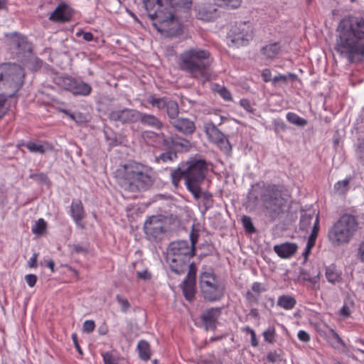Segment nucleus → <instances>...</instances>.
I'll use <instances>...</instances> for the list:
<instances>
[{"mask_svg": "<svg viewBox=\"0 0 364 364\" xmlns=\"http://www.w3.org/2000/svg\"><path fill=\"white\" fill-rule=\"evenodd\" d=\"M340 32L335 50L350 63L364 61V18L349 16L338 27Z\"/></svg>", "mask_w": 364, "mask_h": 364, "instance_id": "obj_1", "label": "nucleus"}, {"mask_svg": "<svg viewBox=\"0 0 364 364\" xmlns=\"http://www.w3.org/2000/svg\"><path fill=\"white\" fill-rule=\"evenodd\" d=\"M289 196L283 186L257 183L252 186L247 195V203L256 207L261 202L266 217L272 221L283 214L287 208Z\"/></svg>", "mask_w": 364, "mask_h": 364, "instance_id": "obj_2", "label": "nucleus"}, {"mask_svg": "<svg viewBox=\"0 0 364 364\" xmlns=\"http://www.w3.org/2000/svg\"><path fill=\"white\" fill-rule=\"evenodd\" d=\"M117 185L124 191L138 193L149 189L154 183L153 169L137 162L120 166L115 171Z\"/></svg>", "mask_w": 364, "mask_h": 364, "instance_id": "obj_3", "label": "nucleus"}, {"mask_svg": "<svg viewBox=\"0 0 364 364\" xmlns=\"http://www.w3.org/2000/svg\"><path fill=\"white\" fill-rule=\"evenodd\" d=\"M212 63L213 58L209 50L197 46L185 50L178 59V66L181 70L193 78L203 81L208 80Z\"/></svg>", "mask_w": 364, "mask_h": 364, "instance_id": "obj_4", "label": "nucleus"}, {"mask_svg": "<svg viewBox=\"0 0 364 364\" xmlns=\"http://www.w3.org/2000/svg\"><path fill=\"white\" fill-rule=\"evenodd\" d=\"M196 240L191 237V242L188 240H177L169 244L167 261L170 269L177 274H183L191 258L195 255V244Z\"/></svg>", "mask_w": 364, "mask_h": 364, "instance_id": "obj_5", "label": "nucleus"}, {"mask_svg": "<svg viewBox=\"0 0 364 364\" xmlns=\"http://www.w3.org/2000/svg\"><path fill=\"white\" fill-rule=\"evenodd\" d=\"M359 229L360 224L357 217L345 213L328 230V239L334 247L348 244Z\"/></svg>", "mask_w": 364, "mask_h": 364, "instance_id": "obj_6", "label": "nucleus"}, {"mask_svg": "<svg viewBox=\"0 0 364 364\" xmlns=\"http://www.w3.org/2000/svg\"><path fill=\"white\" fill-rule=\"evenodd\" d=\"M186 185L196 200L200 198V186L208 172V164L203 159L193 158L186 162Z\"/></svg>", "mask_w": 364, "mask_h": 364, "instance_id": "obj_7", "label": "nucleus"}, {"mask_svg": "<svg viewBox=\"0 0 364 364\" xmlns=\"http://www.w3.org/2000/svg\"><path fill=\"white\" fill-rule=\"evenodd\" d=\"M199 289L203 299L208 302L221 300L225 292L224 284L213 272H203L200 274Z\"/></svg>", "mask_w": 364, "mask_h": 364, "instance_id": "obj_8", "label": "nucleus"}, {"mask_svg": "<svg viewBox=\"0 0 364 364\" xmlns=\"http://www.w3.org/2000/svg\"><path fill=\"white\" fill-rule=\"evenodd\" d=\"M24 72L23 68L16 63L3 64L0 66V82L12 87L13 92L8 97H13L23 83Z\"/></svg>", "mask_w": 364, "mask_h": 364, "instance_id": "obj_9", "label": "nucleus"}, {"mask_svg": "<svg viewBox=\"0 0 364 364\" xmlns=\"http://www.w3.org/2000/svg\"><path fill=\"white\" fill-rule=\"evenodd\" d=\"M152 25L159 33L166 37H175L182 33L181 23L171 9L164 14V18L152 23Z\"/></svg>", "mask_w": 364, "mask_h": 364, "instance_id": "obj_10", "label": "nucleus"}, {"mask_svg": "<svg viewBox=\"0 0 364 364\" xmlns=\"http://www.w3.org/2000/svg\"><path fill=\"white\" fill-rule=\"evenodd\" d=\"M203 130L208 141L216 144L222 151L229 153L232 150L226 136L211 121L203 123Z\"/></svg>", "mask_w": 364, "mask_h": 364, "instance_id": "obj_11", "label": "nucleus"}, {"mask_svg": "<svg viewBox=\"0 0 364 364\" xmlns=\"http://www.w3.org/2000/svg\"><path fill=\"white\" fill-rule=\"evenodd\" d=\"M229 38L237 46H244L252 38V26L250 21L237 22L231 28Z\"/></svg>", "mask_w": 364, "mask_h": 364, "instance_id": "obj_12", "label": "nucleus"}, {"mask_svg": "<svg viewBox=\"0 0 364 364\" xmlns=\"http://www.w3.org/2000/svg\"><path fill=\"white\" fill-rule=\"evenodd\" d=\"M144 230L149 240H161L166 232V221L158 216L153 215L144 223Z\"/></svg>", "mask_w": 364, "mask_h": 364, "instance_id": "obj_13", "label": "nucleus"}, {"mask_svg": "<svg viewBox=\"0 0 364 364\" xmlns=\"http://www.w3.org/2000/svg\"><path fill=\"white\" fill-rule=\"evenodd\" d=\"M144 6L152 23L164 18V14L170 9L167 1L164 4L161 0H144Z\"/></svg>", "mask_w": 364, "mask_h": 364, "instance_id": "obj_14", "label": "nucleus"}, {"mask_svg": "<svg viewBox=\"0 0 364 364\" xmlns=\"http://www.w3.org/2000/svg\"><path fill=\"white\" fill-rule=\"evenodd\" d=\"M139 116V111L124 108L122 109L112 110L109 114V119L112 121L127 124L138 122Z\"/></svg>", "mask_w": 364, "mask_h": 364, "instance_id": "obj_15", "label": "nucleus"}, {"mask_svg": "<svg viewBox=\"0 0 364 364\" xmlns=\"http://www.w3.org/2000/svg\"><path fill=\"white\" fill-rule=\"evenodd\" d=\"M164 146L167 149H172L174 151H188L191 147V143L189 140L179 136L173 135L164 139Z\"/></svg>", "mask_w": 364, "mask_h": 364, "instance_id": "obj_16", "label": "nucleus"}, {"mask_svg": "<svg viewBox=\"0 0 364 364\" xmlns=\"http://www.w3.org/2000/svg\"><path fill=\"white\" fill-rule=\"evenodd\" d=\"M221 314V308H210L203 312L201 321L206 331H214L216 328L218 319Z\"/></svg>", "mask_w": 364, "mask_h": 364, "instance_id": "obj_17", "label": "nucleus"}, {"mask_svg": "<svg viewBox=\"0 0 364 364\" xmlns=\"http://www.w3.org/2000/svg\"><path fill=\"white\" fill-rule=\"evenodd\" d=\"M11 46L14 50H16V55L19 57L30 54L32 51L31 44L25 36L18 33L14 34Z\"/></svg>", "mask_w": 364, "mask_h": 364, "instance_id": "obj_18", "label": "nucleus"}, {"mask_svg": "<svg viewBox=\"0 0 364 364\" xmlns=\"http://www.w3.org/2000/svg\"><path fill=\"white\" fill-rule=\"evenodd\" d=\"M170 124L175 130L181 132L185 135H191L193 134L196 129L194 122L184 117H178L173 121H171Z\"/></svg>", "mask_w": 364, "mask_h": 364, "instance_id": "obj_19", "label": "nucleus"}, {"mask_svg": "<svg viewBox=\"0 0 364 364\" xmlns=\"http://www.w3.org/2000/svg\"><path fill=\"white\" fill-rule=\"evenodd\" d=\"M196 11L198 18L210 21L216 17L217 9L211 4H201L196 6Z\"/></svg>", "mask_w": 364, "mask_h": 364, "instance_id": "obj_20", "label": "nucleus"}, {"mask_svg": "<svg viewBox=\"0 0 364 364\" xmlns=\"http://www.w3.org/2000/svg\"><path fill=\"white\" fill-rule=\"evenodd\" d=\"M71 17L72 12L70 9L67 5L62 4L53 11L49 19L53 21L67 22L70 21Z\"/></svg>", "mask_w": 364, "mask_h": 364, "instance_id": "obj_21", "label": "nucleus"}, {"mask_svg": "<svg viewBox=\"0 0 364 364\" xmlns=\"http://www.w3.org/2000/svg\"><path fill=\"white\" fill-rule=\"evenodd\" d=\"M266 291L267 288L264 284L254 282L251 287V290L247 291L245 294L246 299L250 304H257L261 294Z\"/></svg>", "mask_w": 364, "mask_h": 364, "instance_id": "obj_22", "label": "nucleus"}, {"mask_svg": "<svg viewBox=\"0 0 364 364\" xmlns=\"http://www.w3.org/2000/svg\"><path fill=\"white\" fill-rule=\"evenodd\" d=\"M297 245L293 242H285L274 245V250L282 258H289L293 256L297 250Z\"/></svg>", "mask_w": 364, "mask_h": 364, "instance_id": "obj_23", "label": "nucleus"}, {"mask_svg": "<svg viewBox=\"0 0 364 364\" xmlns=\"http://www.w3.org/2000/svg\"><path fill=\"white\" fill-rule=\"evenodd\" d=\"M316 218L319 220L318 213H316L314 210L303 211L301 213L300 221H299V229L302 231L307 232L313 223V225L316 223Z\"/></svg>", "mask_w": 364, "mask_h": 364, "instance_id": "obj_24", "label": "nucleus"}, {"mask_svg": "<svg viewBox=\"0 0 364 364\" xmlns=\"http://www.w3.org/2000/svg\"><path fill=\"white\" fill-rule=\"evenodd\" d=\"M140 116L138 121H140L143 125L151 127L156 129H162L163 122L155 115L151 114H146L139 112Z\"/></svg>", "mask_w": 364, "mask_h": 364, "instance_id": "obj_25", "label": "nucleus"}, {"mask_svg": "<svg viewBox=\"0 0 364 364\" xmlns=\"http://www.w3.org/2000/svg\"><path fill=\"white\" fill-rule=\"evenodd\" d=\"M70 213L75 223L80 225L81 221L85 216L84 208L80 200L73 201L70 206Z\"/></svg>", "mask_w": 364, "mask_h": 364, "instance_id": "obj_26", "label": "nucleus"}, {"mask_svg": "<svg viewBox=\"0 0 364 364\" xmlns=\"http://www.w3.org/2000/svg\"><path fill=\"white\" fill-rule=\"evenodd\" d=\"M320 271L318 268L312 267L311 269H301L299 272V279L303 281H308L312 284H316L319 279Z\"/></svg>", "mask_w": 364, "mask_h": 364, "instance_id": "obj_27", "label": "nucleus"}, {"mask_svg": "<svg viewBox=\"0 0 364 364\" xmlns=\"http://www.w3.org/2000/svg\"><path fill=\"white\" fill-rule=\"evenodd\" d=\"M183 293L185 298L191 301L196 294V281L186 279L182 284Z\"/></svg>", "mask_w": 364, "mask_h": 364, "instance_id": "obj_28", "label": "nucleus"}, {"mask_svg": "<svg viewBox=\"0 0 364 364\" xmlns=\"http://www.w3.org/2000/svg\"><path fill=\"white\" fill-rule=\"evenodd\" d=\"M91 90L92 87L89 84L75 79L72 93L75 95L87 96Z\"/></svg>", "mask_w": 364, "mask_h": 364, "instance_id": "obj_29", "label": "nucleus"}, {"mask_svg": "<svg viewBox=\"0 0 364 364\" xmlns=\"http://www.w3.org/2000/svg\"><path fill=\"white\" fill-rule=\"evenodd\" d=\"M296 304V301L292 296L290 295H282L279 296L277 304V306L286 309H292Z\"/></svg>", "mask_w": 364, "mask_h": 364, "instance_id": "obj_30", "label": "nucleus"}, {"mask_svg": "<svg viewBox=\"0 0 364 364\" xmlns=\"http://www.w3.org/2000/svg\"><path fill=\"white\" fill-rule=\"evenodd\" d=\"M137 350L139 352V358L147 361L151 358V350L149 343L145 340H141L139 341L137 345Z\"/></svg>", "mask_w": 364, "mask_h": 364, "instance_id": "obj_31", "label": "nucleus"}, {"mask_svg": "<svg viewBox=\"0 0 364 364\" xmlns=\"http://www.w3.org/2000/svg\"><path fill=\"white\" fill-rule=\"evenodd\" d=\"M280 46L278 43L266 45L262 48V53L267 58L272 59L279 53Z\"/></svg>", "mask_w": 364, "mask_h": 364, "instance_id": "obj_32", "label": "nucleus"}, {"mask_svg": "<svg viewBox=\"0 0 364 364\" xmlns=\"http://www.w3.org/2000/svg\"><path fill=\"white\" fill-rule=\"evenodd\" d=\"M166 113L169 119V123L171 121H173L178 118L179 113V107L178 103L174 100H168L166 106Z\"/></svg>", "mask_w": 364, "mask_h": 364, "instance_id": "obj_33", "label": "nucleus"}, {"mask_svg": "<svg viewBox=\"0 0 364 364\" xmlns=\"http://www.w3.org/2000/svg\"><path fill=\"white\" fill-rule=\"evenodd\" d=\"M167 5L173 11L181 9H189L192 5V0H168Z\"/></svg>", "mask_w": 364, "mask_h": 364, "instance_id": "obj_34", "label": "nucleus"}, {"mask_svg": "<svg viewBox=\"0 0 364 364\" xmlns=\"http://www.w3.org/2000/svg\"><path fill=\"white\" fill-rule=\"evenodd\" d=\"M326 277L328 282L334 284L340 282L342 279L340 273L336 269V267L331 265L326 269Z\"/></svg>", "mask_w": 364, "mask_h": 364, "instance_id": "obj_35", "label": "nucleus"}, {"mask_svg": "<svg viewBox=\"0 0 364 364\" xmlns=\"http://www.w3.org/2000/svg\"><path fill=\"white\" fill-rule=\"evenodd\" d=\"M26 146L31 152L40 153L41 154H44L47 150L52 149L47 143L42 144L33 141H28Z\"/></svg>", "mask_w": 364, "mask_h": 364, "instance_id": "obj_36", "label": "nucleus"}, {"mask_svg": "<svg viewBox=\"0 0 364 364\" xmlns=\"http://www.w3.org/2000/svg\"><path fill=\"white\" fill-rule=\"evenodd\" d=\"M319 228V220L316 218V223L313 225L311 235H309L307 240L306 247H308V249H312V247L315 245Z\"/></svg>", "mask_w": 364, "mask_h": 364, "instance_id": "obj_37", "label": "nucleus"}, {"mask_svg": "<svg viewBox=\"0 0 364 364\" xmlns=\"http://www.w3.org/2000/svg\"><path fill=\"white\" fill-rule=\"evenodd\" d=\"M147 102L154 107L162 110L166 108L168 100L166 97H155L154 95H151L147 98Z\"/></svg>", "mask_w": 364, "mask_h": 364, "instance_id": "obj_38", "label": "nucleus"}, {"mask_svg": "<svg viewBox=\"0 0 364 364\" xmlns=\"http://www.w3.org/2000/svg\"><path fill=\"white\" fill-rule=\"evenodd\" d=\"M287 119L290 123L299 127H304L307 124V121L305 119L300 117L299 115L293 112L287 113Z\"/></svg>", "mask_w": 364, "mask_h": 364, "instance_id": "obj_39", "label": "nucleus"}, {"mask_svg": "<svg viewBox=\"0 0 364 364\" xmlns=\"http://www.w3.org/2000/svg\"><path fill=\"white\" fill-rule=\"evenodd\" d=\"M171 176L172 179V183L175 186H177L180 180L182 178H184V179L186 180V169H181V168L178 167L171 171Z\"/></svg>", "mask_w": 364, "mask_h": 364, "instance_id": "obj_40", "label": "nucleus"}, {"mask_svg": "<svg viewBox=\"0 0 364 364\" xmlns=\"http://www.w3.org/2000/svg\"><path fill=\"white\" fill-rule=\"evenodd\" d=\"M214 1L218 6L231 9L238 8L242 2L241 0H214Z\"/></svg>", "mask_w": 364, "mask_h": 364, "instance_id": "obj_41", "label": "nucleus"}, {"mask_svg": "<svg viewBox=\"0 0 364 364\" xmlns=\"http://www.w3.org/2000/svg\"><path fill=\"white\" fill-rule=\"evenodd\" d=\"M177 158L176 152L170 149L164 152L156 158V161H162L163 162L173 161Z\"/></svg>", "mask_w": 364, "mask_h": 364, "instance_id": "obj_42", "label": "nucleus"}, {"mask_svg": "<svg viewBox=\"0 0 364 364\" xmlns=\"http://www.w3.org/2000/svg\"><path fill=\"white\" fill-rule=\"evenodd\" d=\"M329 336L333 340V342L331 343L333 348H338V345L346 347L345 343L335 330L332 328L329 330Z\"/></svg>", "mask_w": 364, "mask_h": 364, "instance_id": "obj_43", "label": "nucleus"}, {"mask_svg": "<svg viewBox=\"0 0 364 364\" xmlns=\"http://www.w3.org/2000/svg\"><path fill=\"white\" fill-rule=\"evenodd\" d=\"M46 228V223L43 219H38L32 228V232L36 235H42Z\"/></svg>", "mask_w": 364, "mask_h": 364, "instance_id": "obj_44", "label": "nucleus"}, {"mask_svg": "<svg viewBox=\"0 0 364 364\" xmlns=\"http://www.w3.org/2000/svg\"><path fill=\"white\" fill-rule=\"evenodd\" d=\"M348 179L338 181L334 186V190L338 194L344 193L348 189Z\"/></svg>", "mask_w": 364, "mask_h": 364, "instance_id": "obj_45", "label": "nucleus"}, {"mask_svg": "<svg viewBox=\"0 0 364 364\" xmlns=\"http://www.w3.org/2000/svg\"><path fill=\"white\" fill-rule=\"evenodd\" d=\"M75 81V78L71 77H65L60 79V84L64 87V89L72 92Z\"/></svg>", "mask_w": 364, "mask_h": 364, "instance_id": "obj_46", "label": "nucleus"}, {"mask_svg": "<svg viewBox=\"0 0 364 364\" xmlns=\"http://www.w3.org/2000/svg\"><path fill=\"white\" fill-rule=\"evenodd\" d=\"M142 136L146 139H158L159 140H161L163 144L165 138V134L164 133L157 134L156 132L149 131L144 132Z\"/></svg>", "mask_w": 364, "mask_h": 364, "instance_id": "obj_47", "label": "nucleus"}, {"mask_svg": "<svg viewBox=\"0 0 364 364\" xmlns=\"http://www.w3.org/2000/svg\"><path fill=\"white\" fill-rule=\"evenodd\" d=\"M265 341L273 343L274 342L275 330L273 327H269L263 333Z\"/></svg>", "mask_w": 364, "mask_h": 364, "instance_id": "obj_48", "label": "nucleus"}, {"mask_svg": "<svg viewBox=\"0 0 364 364\" xmlns=\"http://www.w3.org/2000/svg\"><path fill=\"white\" fill-rule=\"evenodd\" d=\"M116 299H117V302L120 304L121 310L123 312L126 313L131 307V305H130V303L129 302V301L127 299L122 297V296H120L119 294L117 295Z\"/></svg>", "mask_w": 364, "mask_h": 364, "instance_id": "obj_49", "label": "nucleus"}, {"mask_svg": "<svg viewBox=\"0 0 364 364\" xmlns=\"http://www.w3.org/2000/svg\"><path fill=\"white\" fill-rule=\"evenodd\" d=\"M62 112L66 114L70 119L75 121L77 123H82L85 122L84 117L82 114L77 113H70L69 111L65 109H62Z\"/></svg>", "mask_w": 364, "mask_h": 364, "instance_id": "obj_50", "label": "nucleus"}, {"mask_svg": "<svg viewBox=\"0 0 364 364\" xmlns=\"http://www.w3.org/2000/svg\"><path fill=\"white\" fill-rule=\"evenodd\" d=\"M187 268L188 269L186 278L187 279H193L196 281V267L193 262L188 263Z\"/></svg>", "mask_w": 364, "mask_h": 364, "instance_id": "obj_51", "label": "nucleus"}, {"mask_svg": "<svg viewBox=\"0 0 364 364\" xmlns=\"http://www.w3.org/2000/svg\"><path fill=\"white\" fill-rule=\"evenodd\" d=\"M105 364H118L117 359L109 352L102 354Z\"/></svg>", "mask_w": 364, "mask_h": 364, "instance_id": "obj_52", "label": "nucleus"}, {"mask_svg": "<svg viewBox=\"0 0 364 364\" xmlns=\"http://www.w3.org/2000/svg\"><path fill=\"white\" fill-rule=\"evenodd\" d=\"M242 222L243 223L244 228L249 231L250 232H255V229L252 223V220L248 216H243L242 218Z\"/></svg>", "mask_w": 364, "mask_h": 364, "instance_id": "obj_53", "label": "nucleus"}, {"mask_svg": "<svg viewBox=\"0 0 364 364\" xmlns=\"http://www.w3.org/2000/svg\"><path fill=\"white\" fill-rule=\"evenodd\" d=\"M267 359L270 363H276L281 360V354L276 350L270 351L267 355Z\"/></svg>", "mask_w": 364, "mask_h": 364, "instance_id": "obj_54", "label": "nucleus"}, {"mask_svg": "<svg viewBox=\"0 0 364 364\" xmlns=\"http://www.w3.org/2000/svg\"><path fill=\"white\" fill-rule=\"evenodd\" d=\"M74 252L77 254H87L88 252V245H81L79 244H75L73 245Z\"/></svg>", "mask_w": 364, "mask_h": 364, "instance_id": "obj_55", "label": "nucleus"}, {"mask_svg": "<svg viewBox=\"0 0 364 364\" xmlns=\"http://www.w3.org/2000/svg\"><path fill=\"white\" fill-rule=\"evenodd\" d=\"M357 156L360 163L364 165V140L358 145Z\"/></svg>", "mask_w": 364, "mask_h": 364, "instance_id": "obj_56", "label": "nucleus"}, {"mask_svg": "<svg viewBox=\"0 0 364 364\" xmlns=\"http://www.w3.org/2000/svg\"><path fill=\"white\" fill-rule=\"evenodd\" d=\"M95 323L92 320H87L83 323V331L86 333H91L94 331Z\"/></svg>", "mask_w": 364, "mask_h": 364, "instance_id": "obj_57", "label": "nucleus"}, {"mask_svg": "<svg viewBox=\"0 0 364 364\" xmlns=\"http://www.w3.org/2000/svg\"><path fill=\"white\" fill-rule=\"evenodd\" d=\"M25 280L29 287H33L36 284L37 277L32 274H27L25 277Z\"/></svg>", "mask_w": 364, "mask_h": 364, "instance_id": "obj_58", "label": "nucleus"}, {"mask_svg": "<svg viewBox=\"0 0 364 364\" xmlns=\"http://www.w3.org/2000/svg\"><path fill=\"white\" fill-rule=\"evenodd\" d=\"M219 94L220 96L225 100H231V94L229 92L228 90H227L225 87H221L218 90Z\"/></svg>", "mask_w": 364, "mask_h": 364, "instance_id": "obj_59", "label": "nucleus"}, {"mask_svg": "<svg viewBox=\"0 0 364 364\" xmlns=\"http://www.w3.org/2000/svg\"><path fill=\"white\" fill-rule=\"evenodd\" d=\"M77 36H82L83 39L86 41H91L93 40V35L90 32L80 31L77 33Z\"/></svg>", "mask_w": 364, "mask_h": 364, "instance_id": "obj_60", "label": "nucleus"}, {"mask_svg": "<svg viewBox=\"0 0 364 364\" xmlns=\"http://www.w3.org/2000/svg\"><path fill=\"white\" fill-rule=\"evenodd\" d=\"M298 338L303 342H308L310 340V336L305 331H299L298 333Z\"/></svg>", "mask_w": 364, "mask_h": 364, "instance_id": "obj_61", "label": "nucleus"}, {"mask_svg": "<svg viewBox=\"0 0 364 364\" xmlns=\"http://www.w3.org/2000/svg\"><path fill=\"white\" fill-rule=\"evenodd\" d=\"M201 197L203 198V200L207 203L213 201L212 200L213 196L208 191H204V192L200 191V198Z\"/></svg>", "mask_w": 364, "mask_h": 364, "instance_id": "obj_62", "label": "nucleus"}, {"mask_svg": "<svg viewBox=\"0 0 364 364\" xmlns=\"http://www.w3.org/2000/svg\"><path fill=\"white\" fill-rule=\"evenodd\" d=\"M72 340L74 343V345H75V347L76 348V350H77V352L80 354V355H82V349L78 343V340H77V336L76 333H73L72 334Z\"/></svg>", "mask_w": 364, "mask_h": 364, "instance_id": "obj_63", "label": "nucleus"}, {"mask_svg": "<svg viewBox=\"0 0 364 364\" xmlns=\"http://www.w3.org/2000/svg\"><path fill=\"white\" fill-rule=\"evenodd\" d=\"M358 254L361 261L364 262V241L360 244L358 249Z\"/></svg>", "mask_w": 364, "mask_h": 364, "instance_id": "obj_64", "label": "nucleus"}]
</instances>
